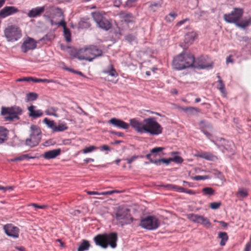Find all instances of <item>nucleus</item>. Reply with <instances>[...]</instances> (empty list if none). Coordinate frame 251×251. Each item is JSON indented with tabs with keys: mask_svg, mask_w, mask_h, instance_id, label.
Here are the masks:
<instances>
[{
	"mask_svg": "<svg viewBox=\"0 0 251 251\" xmlns=\"http://www.w3.org/2000/svg\"><path fill=\"white\" fill-rule=\"evenodd\" d=\"M131 126L139 133H149L151 135H158L162 133L163 127L154 117L146 118L140 122L136 118L129 120Z\"/></svg>",
	"mask_w": 251,
	"mask_h": 251,
	"instance_id": "1",
	"label": "nucleus"
},
{
	"mask_svg": "<svg viewBox=\"0 0 251 251\" xmlns=\"http://www.w3.org/2000/svg\"><path fill=\"white\" fill-rule=\"evenodd\" d=\"M194 56L190 53L182 52L174 57L173 61V67L178 70L190 67H197L194 65Z\"/></svg>",
	"mask_w": 251,
	"mask_h": 251,
	"instance_id": "2",
	"label": "nucleus"
},
{
	"mask_svg": "<svg viewBox=\"0 0 251 251\" xmlns=\"http://www.w3.org/2000/svg\"><path fill=\"white\" fill-rule=\"evenodd\" d=\"M118 235L116 232L109 234H99L94 238V241L97 245L103 248H106L109 245L112 248L117 247Z\"/></svg>",
	"mask_w": 251,
	"mask_h": 251,
	"instance_id": "3",
	"label": "nucleus"
},
{
	"mask_svg": "<svg viewBox=\"0 0 251 251\" xmlns=\"http://www.w3.org/2000/svg\"><path fill=\"white\" fill-rule=\"evenodd\" d=\"M23 109L18 106L10 107H2L1 114L4 116V121H13L14 120H19V115L23 113Z\"/></svg>",
	"mask_w": 251,
	"mask_h": 251,
	"instance_id": "4",
	"label": "nucleus"
},
{
	"mask_svg": "<svg viewBox=\"0 0 251 251\" xmlns=\"http://www.w3.org/2000/svg\"><path fill=\"white\" fill-rule=\"evenodd\" d=\"M29 137L25 141V145L30 148L37 146L41 139V131L39 126L32 125L30 127Z\"/></svg>",
	"mask_w": 251,
	"mask_h": 251,
	"instance_id": "5",
	"label": "nucleus"
},
{
	"mask_svg": "<svg viewBox=\"0 0 251 251\" xmlns=\"http://www.w3.org/2000/svg\"><path fill=\"white\" fill-rule=\"evenodd\" d=\"M105 15V13L103 11H96L91 13L92 17L98 26L107 31L111 28L112 25L111 22L104 17Z\"/></svg>",
	"mask_w": 251,
	"mask_h": 251,
	"instance_id": "6",
	"label": "nucleus"
},
{
	"mask_svg": "<svg viewBox=\"0 0 251 251\" xmlns=\"http://www.w3.org/2000/svg\"><path fill=\"white\" fill-rule=\"evenodd\" d=\"M4 34L7 41L11 42L18 40L22 36L21 29L15 25L8 26L4 29Z\"/></svg>",
	"mask_w": 251,
	"mask_h": 251,
	"instance_id": "7",
	"label": "nucleus"
},
{
	"mask_svg": "<svg viewBox=\"0 0 251 251\" xmlns=\"http://www.w3.org/2000/svg\"><path fill=\"white\" fill-rule=\"evenodd\" d=\"M116 219L122 225L129 224L133 219L130 214V210L125 206H119L116 213Z\"/></svg>",
	"mask_w": 251,
	"mask_h": 251,
	"instance_id": "8",
	"label": "nucleus"
},
{
	"mask_svg": "<svg viewBox=\"0 0 251 251\" xmlns=\"http://www.w3.org/2000/svg\"><path fill=\"white\" fill-rule=\"evenodd\" d=\"M159 225V221L156 217L154 216H148L145 218L141 219L139 225L145 229L154 230L157 228Z\"/></svg>",
	"mask_w": 251,
	"mask_h": 251,
	"instance_id": "9",
	"label": "nucleus"
},
{
	"mask_svg": "<svg viewBox=\"0 0 251 251\" xmlns=\"http://www.w3.org/2000/svg\"><path fill=\"white\" fill-rule=\"evenodd\" d=\"M244 13L243 9L240 8H234L230 13L224 15V20L228 23H234L235 25L240 20Z\"/></svg>",
	"mask_w": 251,
	"mask_h": 251,
	"instance_id": "10",
	"label": "nucleus"
},
{
	"mask_svg": "<svg viewBox=\"0 0 251 251\" xmlns=\"http://www.w3.org/2000/svg\"><path fill=\"white\" fill-rule=\"evenodd\" d=\"M91 50V46L84 49H81L77 51L75 57L79 60H85L92 61L93 60V57L92 51Z\"/></svg>",
	"mask_w": 251,
	"mask_h": 251,
	"instance_id": "11",
	"label": "nucleus"
},
{
	"mask_svg": "<svg viewBox=\"0 0 251 251\" xmlns=\"http://www.w3.org/2000/svg\"><path fill=\"white\" fill-rule=\"evenodd\" d=\"M188 218L192 222L202 225L205 227L209 228L211 226L209 220L203 216L190 214L188 215Z\"/></svg>",
	"mask_w": 251,
	"mask_h": 251,
	"instance_id": "12",
	"label": "nucleus"
},
{
	"mask_svg": "<svg viewBox=\"0 0 251 251\" xmlns=\"http://www.w3.org/2000/svg\"><path fill=\"white\" fill-rule=\"evenodd\" d=\"M3 229L5 233L13 238H18L19 236V228L12 224H7L3 226Z\"/></svg>",
	"mask_w": 251,
	"mask_h": 251,
	"instance_id": "13",
	"label": "nucleus"
},
{
	"mask_svg": "<svg viewBox=\"0 0 251 251\" xmlns=\"http://www.w3.org/2000/svg\"><path fill=\"white\" fill-rule=\"evenodd\" d=\"M37 42L32 38L27 37L23 42L21 46V50L26 53L29 50L35 49L37 46Z\"/></svg>",
	"mask_w": 251,
	"mask_h": 251,
	"instance_id": "14",
	"label": "nucleus"
},
{
	"mask_svg": "<svg viewBox=\"0 0 251 251\" xmlns=\"http://www.w3.org/2000/svg\"><path fill=\"white\" fill-rule=\"evenodd\" d=\"M109 124L120 129H128L129 125L125 121L118 118H112L108 121Z\"/></svg>",
	"mask_w": 251,
	"mask_h": 251,
	"instance_id": "15",
	"label": "nucleus"
},
{
	"mask_svg": "<svg viewBox=\"0 0 251 251\" xmlns=\"http://www.w3.org/2000/svg\"><path fill=\"white\" fill-rule=\"evenodd\" d=\"M18 11V8L14 6H5L0 10V18H5L17 13Z\"/></svg>",
	"mask_w": 251,
	"mask_h": 251,
	"instance_id": "16",
	"label": "nucleus"
},
{
	"mask_svg": "<svg viewBox=\"0 0 251 251\" xmlns=\"http://www.w3.org/2000/svg\"><path fill=\"white\" fill-rule=\"evenodd\" d=\"M35 108L36 106L33 105H31L27 108V110L29 111L28 116L33 119H36L43 115V112L42 110H36Z\"/></svg>",
	"mask_w": 251,
	"mask_h": 251,
	"instance_id": "17",
	"label": "nucleus"
},
{
	"mask_svg": "<svg viewBox=\"0 0 251 251\" xmlns=\"http://www.w3.org/2000/svg\"><path fill=\"white\" fill-rule=\"evenodd\" d=\"M45 10V6L37 7L29 10L27 15L30 18H35L40 16Z\"/></svg>",
	"mask_w": 251,
	"mask_h": 251,
	"instance_id": "18",
	"label": "nucleus"
},
{
	"mask_svg": "<svg viewBox=\"0 0 251 251\" xmlns=\"http://www.w3.org/2000/svg\"><path fill=\"white\" fill-rule=\"evenodd\" d=\"M61 152L60 149H57L46 151L43 154V157L46 159H53L59 156Z\"/></svg>",
	"mask_w": 251,
	"mask_h": 251,
	"instance_id": "19",
	"label": "nucleus"
},
{
	"mask_svg": "<svg viewBox=\"0 0 251 251\" xmlns=\"http://www.w3.org/2000/svg\"><path fill=\"white\" fill-rule=\"evenodd\" d=\"M9 131L5 127L0 126V145L4 143L8 139Z\"/></svg>",
	"mask_w": 251,
	"mask_h": 251,
	"instance_id": "20",
	"label": "nucleus"
},
{
	"mask_svg": "<svg viewBox=\"0 0 251 251\" xmlns=\"http://www.w3.org/2000/svg\"><path fill=\"white\" fill-rule=\"evenodd\" d=\"M119 15L123 19L125 22L126 23L134 22V17L132 14L127 13L124 11H121Z\"/></svg>",
	"mask_w": 251,
	"mask_h": 251,
	"instance_id": "21",
	"label": "nucleus"
},
{
	"mask_svg": "<svg viewBox=\"0 0 251 251\" xmlns=\"http://www.w3.org/2000/svg\"><path fill=\"white\" fill-rule=\"evenodd\" d=\"M198 34L195 31L186 33L185 35L184 42L187 44H191L197 37Z\"/></svg>",
	"mask_w": 251,
	"mask_h": 251,
	"instance_id": "22",
	"label": "nucleus"
},
{
	"mask_svg": "<svg viewBox=\"0 0 251 251\" xmlns=\"http://www.w3.org/2000/svg\"><path fill=\"white\" fill-rule=\"evenodd\" d=\"M104 74H108L113 77H117L118 75L116 70L112 64H110L108 67L102 71Z\"/></svg>",
	"mask_w": 251,
	"mask_h": 251,
	"instance_id": "23",
	"label": "nucleus"
},
{
	"mask_svg": "<svg viewBox=\"0 0 251 251\" xmlns=\"http://www.w3.org/2000/svg\"><path fill=\"white\" fill-rule=\"evenodd\" d=\"M249 195L248 189L246 188H239L237 192L236 193V196L240 199L246 198Z\"/></svg>",
	"mask_w": 251,
	"mask_h": 251,
	"instance_id": "24",
	"label": "nucleus"
},
{
	"mask_svg": "<svg viewBox=\"0 0 251 251\" xmlns=\"http://www.w3.org/2000/svg\"><path fill=\"white\" fill-rule=\"evenodd\" d=\"M164 149V148H162V147H156V148L152 149L151 151V153L148 154L146 155L147 158L148 159H149L151 163L155 164V162H156V160H153L151 158V157L152 156L151 154H154L155 153L160 152V151H162Z\"/></svg>",
	"mask_w": 251,
	"mask_h": 251,
	"instance_id": "25",
	"label": "nucleus"
},
{
	"mask_svg": "<svg viewBox=\"0 0 251 251\" xmlns=\"http://www.w3.org/2000/svg\"><path fill=\"white\" fill-rule=\"evenodd\" d=\"M197 156L199 157L210 161H213L216 159V157L215 155L207 152H201L199 153Z\"/></svg>",
	"mask_w": 251,
	"mask_h": 251,
	"instance_id": "26",
	"label": "nucleus"
},
{
	"mask_svg": "<svg viewBox=\"0 0 251 251\" xmlns=\"http://www.w3.org/2000/svg\"><path fill=\"white\" fill-rule=\"evenodd\" d=\"M250 25H251V17L247 19H243L241 21H240V20L238 21V22L236 24L237 26L240 27V28H244Z\"/></svg>",
	"mask_w": 251,
	"mask_h": 251,
	"instance_id": "27",
	"label": "nucleus"
},
{
	"mask_svg": "<svg viewBox=\"0 0 251 251\" xmlns=\"http://www.w3.org/2000/svg\"><path fill=\"white\" fill-rule=\"evenodd\" d=\"M91 48L92 51L93 60L97 57L100 56L102 54V51L97 46L91 45Z\"/></svg>",
	"mask_w": 251,
	"mask_h": 251,
	"instance_id": "28",
	"label": "nucleus"
},
{
	"mask_svg": "<svg viewBox=\"0 0 251 251\" xmlns=\"http://www.w3.org/2000/svg\"><path fill=\"white\" fill-rule=\"evenodd\" d=\"M48 10L49 12H52L58 17L63 16V13L62 10L58 7L50 6L48 8Z\"/></svg>",
	"mask_w": 251,
	"mask_h": 251,
	"instance_id": "29",
	"label": "nucleus"
},
{
	"mask_svg": "<svg viewBox=\"0 0 251 251\" xmlns=\"http://www.w3.org/2000/svg\"><path fill=\"white\" fill-rule=\"evenodd\" d=\"M90 245L89 242L86 240H83L79 245L77 251H85L89 249Z\"/></svg>",
	"mask_w": 251,
	"mask_h": 251,
	"instance_id": "30",
	"label": "nucleus"
},
{
	"mask_svg": "<svg viewBox=\"0 0 251 251\" xmlns=\"http://www.w3.org/2000/svg\"><path fill=\"white\" fill-rule=\"evenodd\" d=\"M218 237L221 239L220 245L222 246L225 245L228 238L227 233L225 232H220L219 233Z\"/></svg>",
	"mask_w": 251,
	"mask_h": 251,
	"instance_id": "31",
	"label": "nucleus"
},
{
	"mask_svg": "<svg viewBox=\"0 0 251 251\" xmlns=\"http://www.w3.org/2000/svg\"><path fill=\"white\" fill-rule=\"evenodd\" d=\"M218 83L219 85L217 86V88L220 91L224 97H226V91L225 88V85L222 80H218Z\"/></svg>",
	"mask_w": 251,
	"mask_h": 251,
	"instance_id": "32",
	"label": "nucleus"
},
{
	"mask_svg": "<svg viewBox=\"0 0 251 251\" xmlns=\"http://www.w3.org/2000/svg\"><path fill=\"white\" fill-rule=\"evenodd\" d=\"M206 128L211 129H212V126L209 124L206 125L201 126V131L207 136V137L210 138L212 135L211 133L206 130Z\"/></svg>",
	"mask_w": 251,
	"mask_h": 251,
	"instance_id": "33",
	"label": "nucleus"
},
{
	"mask_svg": "<svg viewBox=\"0 0 251 251\" xmlns=\"http://www.w3.org/2000/svg\"><path fill=\"white\" fill-rule=\"evenodd\" d=\"M58 110V108L55 107H50L45 111V113L47 115L53 116L56 117H58L57 114L56 113Z\"/></svg>",
	"mask_w": 251,
	"mask_h": 251,
	"instance_id": "34",
	"label": "nucleus"
},
{
	"mask_svg": "<svg viewBox=\"0 0 251 251\" xmlns=\"http://www.w3.org/2000/svg\"><path fill=\"white\" fill-rule=\"evenodd\" d=\"M162 3H163V1L162 0H160V1H158V2H154L153 3H151L150 6H149V8L151 10L154 12L158 8H160L162 6Z\"/></svg>",
	"mask_w": 251,
	"mask_h": 251,
	"instance_id": "35",
	"label": "nucleus"
},
{
	"mask_svg": "<svg viewBox=\"0 0 251 251\" xmlns=\"http://www.w3.org/2000/svg\"><path fill=\"white\" fill-rule=\"evenodd\" d=\"M68 129V126L66 124L60 123L58 126H55L53 128L54 131H63Z\"/></svg>",
	"mask_w": 251,
	"mask_h": 251,
	"instance_id": "36",
	"label": "nucleus"
},
{
	"mask_svg": "<svg viewBox=\"0 0 251 251\" xmlns=\"http://www.w3.org/2000/svg\"><path fill=\"white\" fill-rule=\"evenodd\" d=\"M202 192L204 195H213L214 194V190L211 187H205L202 189Z\"/></svg>",
	"mask_w": 251,
	"mask_h": 251,
	"instance_id": "37",
	"label": "nucleus"
},
{
	"mask_svg": "<svg viewBox=\"0 0 251 251\" xmlns=\"http://www.w3.org/2000/svg\"><path fill=\"white\" fill-rule=\"evenodd\" d=\"M64 30V36L67 42L71 41V34L70 29L68 28H65Z\"/></svg>",
	"mask_w": 251,
	"mask_h": 251,
	"instance_id": "38",
	"label": "nucleus"
},
{
	"mask_svg": "<svg viewBox=\"0 0 251 251\" xmlns=\"http://www.w3.org/2000/svg\"><path fill=\"white\" fill-rule=\"evenodd\" d=\"M38 95L33 92H30L26 95V101H33L37 99Z\"/></svg>",
	"mask_w": 251,
	"mask_h": 251,
	"instance_id": "39",
	"label": "nucleus"
},
{
	"mask_svg": "<svg viewBox=\"0 0 251 251\" xmlns=\"http://www.w3.org/2000/svg\"><path fill=\"white\" fill-rule=\"evenodd\" d=\"M171 162V158L166 159V158H162L156 160V162H155V164L156 165H160L161 163H165L167 165L169 164Z\"/></svg>",
	"mask_w": 251,
	"mask_h": 251,
	"instance_id": "40",
	"label": "nucleus"
},
{
	"mask_svg": "<svg viewBox=\"0 0 251 251\" xmlns=\"http://www.w3.org/2000/svg\"><path fill=\"white\" fill-rule=\"evenodd\" d=\"M98 149V148L94 146H91L89 147L85 148L82 150V152L83 153H87L90 152H92L94 151H95Z\"/></svg>",
	"mask_w": 251,
	"mask_h": 251,
	"instance_id": "41",
	"label": "nucleus"
},
{
	"mask_svg": "<svg viewBox=\"0 0 251 251\" xmlns=\"http://www.w3.org/2000/svg\"><path fill=\"white\" fill-rule=\"evenodd\" d=\"M138 0H127L125 2V7L130 8L135 6L136 2Z\"/></svg>",
	"mask_w": 251,
	"mask_h": 251,
	"instance_id": "42",
	"label": "nucleus"
},
{
	"mask_svg": "<svg viewBox=\"0 0 251 251\" xmlns=\"http://www.w3.org/2000/svg\"><path fill=\"white\" fill-rule=\"evenodd\" d=\"M31 158H34L33 157L29 156L28 154H22L17 157V160L18 161H23L24 160H29Z\"/></svg>",
	"mask_w": 251,
	"mask_h": 251,
	"instance_id": "43",
	"label": "nucleus"
},
{
	"mask_svg": "<svg viewBox=\"0 0 251 251\" xmlns=\"http://www.w3.org/2000/svg\"><path fill=\"white\" fill-rule=\"evenodd\" d=\"M43 122L47 124L50 127L52 128L54 127V122L53 121H50L47 118H46L44 119Z\"/></svg>",
	"mask_w": 251,
	"mask_h": 251,
	"instance_id": "44",
	"label": "nucleus"
},
{
	"mask_svg": "<svg viewBox=\"0 0 251 251\" xmlns=\"http://www.w3.org/2000/svg\"><path fill=\"white\" fill-rule=\"evenodd\" d=\"M143 155H133L129 158H126V160L127 161L128 164H131L133 161L139 158H143Z\"/></svg>",
	"mask_w": 251,
	"mask_h": 251,
	"instance_id": "45",
	"label": "nucleus"
},
{
	"mask_svg": "<svg viewBox=\"0 0 251 251\" xmlns=\"http://www.w3.org/2000/svg\"><path fill=\"white\" fill-rule=\"evenodd\" d=\"M171 162L173 161L176 163H181L183 161L182 158L179 156H175L173 158H171Z\"/></svg>",
	"mask_w": 251,
	"mask_h": 251,
	"instance_id": "46",
	"label": "nucleus"
},
{
	"mask_svg": "<svg viewBox=\"0 0 251 251\" xmlns=\"http://www.w3.org/2000/svg\"><path fill=\"white\" fill-rule=\"evenodd\" d=\"M221 205V202H214L210 203V207L211 209H217L220 207Z\"/></svg>",
	"mask_w": 251,
	"mask_h": 251,
	"instance_id": "47",
	"label": "nucleus"
},
{
	"mask_svg": "<svg viewBox=\"0 0 251 251\" xmlns=\"http://www.w3.org/2000/svg\"><path fill=\"white\" fill-rule=\"evenodd\" d=\"M135 36L132 34H129L126 36V40L129 43H131L135 41Z\"/></svg>",
	"mask_w": 251,
	"mask_h": 251,
	"instance_id": "48",
	"label": "nucleus"
},
{
	"mask_svg": "<svg viewBox=\"0 0 251 251\" xmlns=\"http://www.w3.org/2000/svg\"><path fill=\"white\" fill-rule=\"evenodd\" d=\"M184 111L186 112H189L190 113H193L194 111L198 112V110L197 108L192 107H186Z\"/></svg>",
	"mask_w": 251,
	"mask_h": 251,
	"instance_id": "49",
	"label": "nucleus"
},
{
	"mask_svg": "<svg viewBox=\"0 0 251 251\" xmlns=\"http://www.w3.org/2000/svg\"><path fill=\"white\" fill-rule=\"evenodd\" d=\"M208 178L207 176H196L194 177V179L195 180H205Z\"/></svg>",
	"mask_w": 251,
	"mask_h": 251,
	"instance_id": "50",
	"label": "nucleus"
},
{
	"mask_svg": "<svg viewBox=\"0 0 251 251\" xmlns=\"http://www.w3.org/2000/svg\"><path fill=\"white\" fill-rule=\"evenodd\" d=\"M29 206H32L36 208H40V209H45L47 207V206L46 205H40L37 203H32V204L29 205Z\"/></svg>",
	"mask_w": 251,
	"mask_h": 251,
	"instance_id": "51",
	"label": "nucleus"
},
{
	"mask_svg": "<svg viewBox=\"0 0 251 251\" xmlns=\"http://www.w3.org/2000/svg\"><path fill=\"white\" fill-rule=\"evenodd\" d=\"M13 189V187L12 186L4 187L0 185V190H2L3 192H5L7 190H12Z\"/></svg>",
	"mask_w": 251,
	"mask_h": 251,
	"instance_id": "52",
	"label": "nucleus"
},
{
	"mask_svg": "<svg viewBox=\"0 0 251 251\" xmlns=\"http://www.w3.org/2000/svg\"><path fill=\"white\" fill-rule=\"evenodd\" d=\"M251 251V239L249 242H248L245 247L244 251Z\"/></svg>",
	"mask_w": 251,
	"mask_h": 251,
	"instance_id": "53",
	"label": "nucleus"
},
{
	"mask_svg": "<svg viewBox=\"0 0 251 251\" xmlns=\"http://www.w3.org/2000/svg\"><path fill=\"white\" fill-rule=\"evenodd\" d=\"M118 191H109L106 192H103L100 193V195H112L114 193H118Z\"/></svg>",
	"mask_w": 251,
	"mask_h": 251,
	"instance_id": "54",
	"label": "nucleus"
},
{
	"mask_svg": "<svg viewBox=\"0 0 251 251\" xmlns=\"http://www.w3.org/2000/svg\"><path fill=\"white\" fill-rule=\"evenodd\" d=\"M110 132L111 134L116 135L119 137H123L124 136V133L122 132L110 131Z\"/></svg>",
	"mask_w": 251,
	"mask_h": 251,
	"instance_id": "55",
	"label": "nucleus"
},
{
	"mask_svg": "<svg viewBox=\"0 0 251 251\" xmlns=\"http://www.w3.org/2000/svg\"><path fill=\"white\" fill-rule=\"evenodd\" d=\"M56 25H58L60 26H61L63 27V29H64L65 28H67L66 27V23L65 22V21H64V19H63L61 20V21L59 23H58L57 24H56Z\"/></svg>",
	"mask_w": 251,
	"mask_h": 251,
	"instance_id": "56",
	"label": "nucleus"
},
{
	"mask_svg": "<svg viewBox=\"0 0 251 251\" xmlns=\"http://www.w3.org/2000/svg\"><path fill=\"white\" fill-rule=\"evenodd\" d=\"M39 82H47V83H52L55 82L53 79H41L39 78Z\"/></svg>",
	"mask_w": 251,
	"mask_h": 251,
	"instance_id": "57",
	"label": "nucleus"
},
{
	"mask_svg": "<svg viewBox=\"0 0 251 251\" xmlns=\"http://www.w3.org/2000/svg\"><path fill=\"white\" fill-rule=\"evenodd\" d=\"M173 188L176 189L177 191L181 192H184L185 189L184 188L179 187L176 185H173Z\"/></svg>",
	"mask_w": 251,
	"mask_h": 251,
	"instance_id": "58",
	"label": "nucleus"
},
{
	"mask_svg": "<svg viewBox=\"0 0 251 251\" xmlns=\"http://www.w3.org/2000/svg\"><path fill=\"white\" fill-rule=\"evenodd\" d=\"M30 79H31V78H30V77H23V78H19L17 80V81H18L29 82V81H30Z\"/></svg>",
	"mask_w": 251,
	"mask_h": 251,
	"instance_id": "59",
	"label": "nucleus"
},
{
	"mask_svg": "<svg viewBox=\"0 0 251 251\" xmlns=\"http://www.w3.org/2000/svg\"><path fill=\"white\" fill-rule=\"evenodd\" d=\"M212 67V65H211V64H206V65L200 64L199 65L198 67L200 69H204V68H208V67Z\"/></svg>",
	"mask_w": 251,
	"mask_h": 251,
	"instance_id": "60",
	"label": "nucleus"
},
{
	"mask_svg": "<svg viewBox=\"0 0 251 251\" xmlns=\"http://www.w3.org/2000/svg\"><path fill=\"white\" fill-rule=\"evenodd\" d=\"M86 193L89 195H100V193H99L96 191H87Z\"/></svg>",
	"mask_w": 251,
	"mask_h": 251,
	"instance_id": "61",
	"label": "nucleus"
},
{
	"mask_svg": "<svg viewBox=\"0 0 251 251\" xmlns=\"http://www.w3.org/2000/svg\"><path fill=\"white\" fill-rule=\"evenodd\" d=\"M184 193H186L189 194L190 195H195L196 194V193L195 192H194L193 190H190V189H187L186 188L185 189Z\"/></svg>",
	"mask_w": 251,
	"mask_h": 251,
	"instance_id": "62",
	"label": "nucleus"
},
{
	"mask_svg": "<svg viewBox=\"0 0 251 251\" xmlns=\"http://www.w3.org/2000/svg\"><path fill=\"white\" fill-rule=\"evenodd\" d=\"M188 21V19H185L184 20H181V21L178 22L176 24V25L177 26H180L181 25H182V24H184L186 21Z\"/></svg>",
	"mask_w": 251,
	"mask_h": 251,
	"instance_id": "63",
	"label": "nucleus"
},
{
	"mask_svg": "<svg viewBox=\"0 0 251 251\" xmlns=\"http://www.w3.org/2000/svg\"><path fill=\"white\" fill-rule=\"evenodd\" d=\"M172 19L174 20L177 16V14L176 13H170L168 15Z\"/></svg>",
	"mask_w": 251,
	"mask_h": 251,
	"instance_id": "64",
	"label": "nucleus"
}]
</instances>
